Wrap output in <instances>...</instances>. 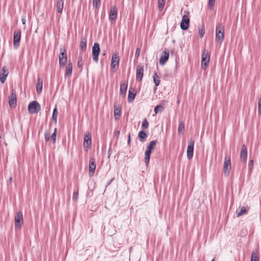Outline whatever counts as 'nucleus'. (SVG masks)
<instances>
[{"instance_id":"1","label":"nucleus","mask_w":261,"mask_h":261,"mask_svg":"<svg viewBox=\"0 0 261 261\" xmlns=\"http://www.w3.org/2000/svg\"><path fill=\"white\" fill-rule=\"evenodd\" d=\"M157 140H153L149 142V144L146 147V150L145 152L144 162L147 165L150 161V154L155 149Z\"/></svg>"},{"instance_id":"26","label":"nucleus","mask_w":261,"mask_h":261,"mask_svg":"<svg viewBox=\"0 0 261 261\" xmlns=\"http://www.w3.org/2000/svg\"><path fill=\"white\" fill-rule=\"evenodd\" d=\"M42 80L40 77H38L37 79V84L36 86V91L38 94H40L42 90Z\"/></svg>"},{"instance_id":"27","label":"nucleus","mask_w":261,"mask_h":261,"mask_svg":"<svg viewBox=\"0 0 261 261\" xmlns=\"http://www.w3.org/2000/svg\"><path fill=\"white\" fill-rule=\"evenodd\" d=\"M138 137L139 139V140L141 142H144L145 140L147 137V134L145 132L144 130H141L139 132L138 134Z\"/></svg>"},{"instance_id":"43","label":"nucleus","mask_w":261,"mask_h":261,"mask_svg":"<svg viewBox=\"0 0 261 261\" xmlns=\"http://www.w3.org/2000/svg\"><path fill=\"white\" fill-rule=\"evenodd\" d=\"M258 114L259 115H261V94H260V98L258 100Z\"/></svg>"},{"instance_id":"16","label":"nucleus","mask_w":261,"mask_h":261,"mask_svg":"<svg viewBox=\"0 0 261 261\" xmlns=\"http://www.w3.org/2000/svg\"><path fill=\"white\" fill-rule=\"evenodd\" d=\"M144 67L143 66L139 65L137 66L136 71V80L141 82L143 76Z\"/></svg>"},{"instance_id":"47","label":"nucleus","mask_w":261,"mask_h":261,"mask_svg":"<svg viewBox=\"0 0 261 261\" xmlns=\"http://www.w3.org/2000/svg\"><path fill=\"white\" fill-rule=\"evenodd\" d=\"M120 134V131L119 130H115L114 132V135L117 138H118Z\"/></svg>"},{"instance_id":"24","label":"nucleus","mask_w":261,"mask_h":261,"mask_svg":"<svg viewBox=\"0 0 261 261\" xmlns=\"http://www.w3.org/2000/svg\"><path fill=\"white\" fill-rule=\"evenodd\" d=\"M72 72V65L71 62H69L66 67L65 76L70 77Z\"/></svg>"},{"instance_id":"34","label":"nucleus","mask_w":261,"mask_h":261,"mask_svg":"<svg viewBox=\"0 0 261 261\" xmlns=\"http://www.w3.org/2000/svg\"><path fill=\"white\" fill-rule=\"evenodd\" d=\"M58 114V112L57 107H55L53 110V115H52V119L56 123H57V121Z\"/></svg>"},{"instance_id":"19","label":"nucleus","mask_w":261,"mask_h":261,"mask_svg":"<svg viewBox=\"0 0 261 261\" xmlns=\"http://www.w3.org/2000/svg\"><path fill=\"white\" fill-rule=\"evenodd\" d=\"M2 71V72L0 74V81L2 83H4L8 75L9 71L6 66H3Z\"/></svg>"},{"instance_id":"8","label":"nucleus","mask_w":261,"mask_h":261,"mask_svg":"<svg viewBox=\"0 0 261 261\" xmlns=\"http://www.w3.org/2000/svg\"><path fill=\"white\" fill-rule=\"evenodd\" d=\"M224 174L225 176H228L229 174V171L231 169V161L230 157L229 156H225L224 165Z\"/></svg>"},{"instance_id":"45","label":"nucleus","mask_w":261,"mask_h":261,"mask_svg":"<svg viewBox=\"0 0 261 261\" xmlns=\"http://www.w3.org/2000/svg\"><path fill=\"white\" fill-rule=\"evenodd\" d=\"M83 66V63H82V58L81 57H79V59L77 62V66L79 68H81Z\"/></svg>"},{"instance_id":"10","label":"nucleus","mask_w":261,"mask_h":261,"mask_svg":"<svg viewBox=\"0 0 261 261\" xmlns=\"http://www.w3.org/2000/svg\"><path fill=\"white\" fill-rule=\"evenodd\" d=\"M187 14H185L182 17V20L180 23V28L184 30H187L189 27L190 19L189 18L188 12H186Z\"/></svg>"},{"instance_id":"28","label":"nucleus","mask_w":261,"mask_h":261,"mask_svg":"<svg viewBox=\"0 0 261 261\" xmlns=\"http://www.w3.org/2000/svg\"><path fill=\"white\" fill-rule=\"evenodd\" d=\"M121 113V110L119 108H116V106L114 107V115L115 119L117 120L119 119Z\"/></svg>"},{"instance_id":"48","label":"nucleus","mask_w":261,"mask_h":261,"mask_svg":"<svg viewBox=\"0 0 261 261\" xmlns=\"http://www.w3.org/2000/svg\"><path fill=\"white\" fill-rule=\"evenodd\" d=\"M114 179V178H112L111 179H110L107 183V186H106V187H108L111 183L113 181V180Z\"/></svg>"},{"instance_id":"44","label":"nucleus","mask_w":261,"mask_h":261,"mask_svg":"<svg viewBox=\"0 0 261 261\" xmlns=\"http://www.w3.org/2000/svg\"><path fill=\"white\" fill-rule=\"evenodd\" d=\"M253 161L251 160L249 162V164H248L249 170L251 171L253 168Z\"/></svg>"},{"instance_id":"40","label":"nucleus","mask_w":261,"mask_h":261,"mask_svg":"<svg viewBox=\"0 0 261 261\" xmlns=\"http://www.w3.org/2000/svg\"><path fill=\"white\" fill-rule=\"evenodd\" d=\"M215 0H208V8L212 10L215 6Z\"/></svg>"},{"instance_id":"53","label":"nucleus","mask_w":261,"mask_h":261,"mask_svg":"<svg viewBox=\"0 0 261 261\" xmlns=\"http://www.w3.org/2000/svg\"><path fill=\"white\" fill-rule=\"evenodd\" d=\"M105 55H106V53H105V52H104V53H103V56H105Z\"/></svg>"},{"instance_id":"14","label":"nucleus","mask_w":261,"mask_h":261,"mask_svg":"<svg viewBox=\"0 0 261 261\" xmlns=\"http://www.w3.org/2000/svg\"><path fill=\"white\" fill-rule=\"evenodd\" d=\"M9 103L11 108H15L17 104L16 94L14 90L11 91V95L9 97Z\"/></svg>"},{"instance_id":"25","label":"nucleus","mask_w":261,"mask_h":261,"mask_svg":"<svg viewBox=\"0 0 261 261\" xmlns=\"http://www.w3.org/2000/svg\"><path fill=\"white\" fill-rule=\"evenodd\" d=\"M80 48L82 51L84 52L87 48V39L86 37H82L80 42Z\"/></svg>"},{"instance_id":"39","label":"nucleus","mask_w":261,"mask_h":261,"mask_svg":"<svg viewBox=\"0 0 261 261\" xmlns=\"http://www.w3.org/2000/svg\"><path fill=\"white\" fill-rule=\"evenodd\" d=\"M78 196H79V190L77 189L76 190H75L73 196H72V199L74 201H76L78 199Z\"/></svg>"},{"instance_id":"15","label":"nucleus","mask_w":261,"mask_h":261,"mask_svg":"<svg viewBox=\"0 0 261 261\" xmlns=\"http://www.w3.org/2000/svg\"><path fill=\"white\" fill-rule=\"evenodd\" d=\"M89 174L90 176H92L95 172L96 168L95 160L93 158H91L89 160Z\"/></svg>"},{"instance_id":"51","label":"nucleus","mask_w":261,"mask_h":261,"mask_svg":"<svg viewBox=\"0 0 261 261\" xmlns=\"http://www.w3.org/2000/svg\"><path fill=\"white\" fill-rule=\"evenodd\" d=\"M9 182L11 184L12 182V177H10L9 178V180H8Z\"/></svg>"},{"instance_id":"29","label":"nucleus","mask_w":261,"mask_h":261,"mask_svg":"<svg viewBox=\"0 0 261 261\" xmlns=\"http://www.w3.org/2000/svg\"><path fill=\"white\" fill-rule=\"evenodd\" d=\"M64 0H58L57 3V9L59 13H61L63 10Z\"/></svg>"},{"instance_id":"18","label":"nucleus","mask_w":261,"mask_h":261,"mask_svg":"<svg viewBox=\"0 0 261 261\" xmlns=\"http://www.w3.org/2000/svg\"><path fill=\"white\" fill-rule=\"evenodd\" d=\"M247 158V149L245 145L242 146L241 151L240 153V159L242 162H246Z\"/></svg>"},{"instance_id":"31","label":"nucleus","mask_w":261,"mask_h":261,"mask_svg":"<svg viewBox=\"0 0 261 261\" xmlns=\"http://www.w3.org/2000/svg\"><path fill=\"white\" fill-rule=\"evenodd\" d=\"M153 82L156 87L158 86L160 84V77L158 75L157 72H154L153 75Z\"/></svg>"},{"instance_id":"2","label":"nucleus","mask_w":261,"mask_h":261,"mask_svg":"<svg viewBox=\"0 0 261 261\" xmlns=\"http://www.w3.org/2000/svg\"><path fill=\"white\" fill-rule=\"evenodd\" d=\"M224 27L222 23L217 24L216 28V41L222 42L224 39Z\"/></svg>"},{"instance_id":"11","label":"nucleus","mask_w":261,"mask_h":261,"mask_svg":"<svg viewBox=\"0 0 261 261\" xmlns=\"http://www.w3.org/2000/svg\"><path fill=\"white\" fill-rule=\"evenodd\" d=\"M92 145L91 135L89 132H86L84 136L83 146L84 148H87L86 150L87 151Z\"/></svg>"},{"instance_id":"42","label":"nucleus","mask_w":261,"mask_h":261,"mask_svg":"<svg viewBox=\"0 0 261 261\" xmlns=\"http://www.w3.org/2000/svg\"><path fill=\"white\" fill-rule=\"evenodd\" d=\"M100 4V0H93V5L97 8H98Z\"/></svg>"},{"instance_id":"37","label":"nucleus","mask_w":261,"mask_h":261,"mask_svg":"<svg viewBox=\"0 0 261 261\" xmlns=\"http://www.w3.org/2000/svg\"><path fill=\"white\" fill-rule=\"evenodd\" d=\"M57 130V128H55L54 129V131L53 133L52 134V135L50 137L51 140L53 141V142L54 143H55L56 140Z\"/></svg>"},{"instance_id":"46","label":"nucleus","mask_w":261,"mask_h":261,"mask_svg":"<svg viewBox=\"0 0 261 261\" xmlns=\"http://www.w3.org/2000/svg\"><path fill=\"white\" fill-rule=\"evenodd\" d=\"M140 49L139 48H137V49L136 50V53H135V56L136 57H138L140 56Z\"/></svg>"},{"instance_id":"38","label":"nucleus","mask_w":261,"mask_h":261,"mask_svg":"<svg viewBox=\"0 0 261 261\" xmlns=\"http://www.w3.org/2000/svg\"><path fill=\"white\" fill-rule=\"evenodd\" d=\"M148 126H149V123H148L146 118H145L143 120L141 127L143 129H144L147 128L148 127Z\"/></svg>"},{"instance_id":"54","label":"nucleus","mask_w":261,"mask_h":261,"mask_svg":"<svg viewBox=\"0 0 261 261\" xmlns=\"http://www.w3.org/2000/svg\"><path fill=\"white\" fill-rule=\"evenodd\" d=\"M211 261H215V259H213Z\"/></svg>"},{"instance_id":"7","label":"nucleus","mask_w":261,"mask_h":261,"mask_svg":"<svg viewBox=\"0 0 261 261\" xmlns=\"http://www.w3.org/2000/svg\"><path fill=\"white\" fill-rule=\"evenodd\" d=\"M21 34V30L19 29L15 30L14 32L13 46L15 48H17L20 45Z\"/></svg>"},{"instance_id":"17","label":"nucleus","mask_w":261,"mask_h":261,"mask_svg":"<svg viewBox=\"0 0 261 261\" xmlns=\"http://www.w3.org/2000/svg\"><path fill=\"white\" fill-rule=\"evenodd\" d=\"M109 17L110 20H115L117 19V10L116 6H114L110 8Z\"/></svg>"},{"instance_id":"36","label":"nucleus","mask_w":261,"mask_h":261,"mask_svg":"<svg viewBox=\"0 0 261 261\" xmlns=\"http://www.w3.org/2000/svg\"><path fill=\"white\" fill-rule=\"evenodd\" d=\"M198 32L200 37L202 38L205 33L204 27L203 25L201 26V27H198Z\"/></svg>"},{"instance_id":"49","label":"nucleus","mask_w":261,"mask_h":261,"mask_svg":"<svg viewBox=\"0 0 261 261\" xmlns=\"http://www.w3.org/2000/svg\"><path fill=\"white\" fill-rule=\"evenodd\" d=\"M111 154V148L110 147L108 150V158H110Z\"/></svg>"},{"instance_id":"50","label":"nucleus","mask_w":261,"mask_h":261,"mask_svg":"<svg viewBox=\"0 0 261 261\" xmlns=\"http://www.w3.org/2000/svg\"><path fill=\"white\" fill-rule=\"evenodd\" d=\"M130 133L129 134L128 140H127V143L128 145L130 144Z\"/></svg>"},{"instance_id":"12","label":"nucleus","mask_w":261,"mask_h":261,"mask_svg":"<svg viewBox=\"0 0 261 261\" xmlns=\"http://www.w3.org/2000/svg\"><path fill=\"white\" fill-rule=\"evenodd\" d=\"M100 49L99 44L98 43H95L92 47V57L93 60L96 63L98 61V56Z\"/></svg>"},{"instance_id":"21","label":"nucleus","mask_w":261,"mask_h":261,"mask_svg":"<svg viewBox=\"0 0 261 261\" xmlns=\"http://www.w3.org/2000/svg\"><path fill=\"white\" fill-rule=\"evenodd\" d=\"M169 52L167 50H164L163 51V55L161 57L160 59V64L161 65H164L169 59Z\"/></svg>"},{"instance_id":"6","label":"nucleus","mask_w":261,"mask_h":261,"mask_svg":"<svg viewBox=\"0 0 261 261\" xmlns=\"http://www.w3.org/2000/svg\"><path fill=\"white\" fill-rule=\"evenodd\" d=\"M119 57L117 52H115L112 56L111 67V69H114L113 72H115L119 67Z\"/></svg>"},{"instance_id":"5","label":"nucleus","mask_w":261,"mask_h":261,"mask_svg":"<svg viewBox=\"0 0 261 261\" xmlns=\"http://www.w3.org/2000/svg\"><path fill=\"white\" fill-rule=\"evenodd\" d=\"M61 53L59 55V65L61 68H63L65 66L67 63V54L66 49L64 47L60 48Z\"/></svg>"},{"instance_id":"13","label":"nucleus","mask_w":261,"mask_h":261,"mask_svg":"<svg viewBox=\"0 0 261 261\" xmlns=\"http://www.w3.org/2000/svg\"><path fill=\"white\" fill-rule=\"evenodd\" d=\"M194 145V141L193 139H191L189 142L187 151V158L189 160H191L193 158Z\"/></svg>"},{"instance_id":"41","label":"nucleus","mask_w":261,"mask_h":261,"mask_svg":"<svg viewBox=\"0 0 261 261\" xmlns=\"http://www.w3.org/2000/svg\"><path fill=\"white\" fill-rule=\"evenodd\" d=\"M45 140L46 142H48L50 139V132L49 131L46 130L44 134Z\"/></svg>"},{"instance_id":"30","label":"nucleus","mask_w":261,"mask_h":261,"mask_svg":"<svg viewBox=\"0 0 261 261\" xmlns=\"http://www.w3.org/2000/svg\"><path fill=\"white\" fill-rule=\"evenodd\" d=\"M259 253L257 251H253L251 254V261H259Z\"/></svg>"},{"instance_id":"23","label":"nucleus","mask_w":261,"mask_h":261,"mask_svg":"<svg viewBox=\"0 0 261 261\" xmlns=\"http://www.w3.org/2000/svg\"><path fill=\"white\" fill-rule=\"evenodd\" d=\"M127 88V84L126 83H121L120 85V95L123 97H125L126 94Z\"/></svg>"},{"instance_id":"9","label":"nucleus","mask_w":261,"mask_h":261,"mask_svg":"<svg viewBox=\"0 0 261 261\" xmlns=\"http://www.w3.org/2000/svg\"><path fill=\"white\" fill-rule=\"evenodd\" d=\"M23 223V214L21 212L16 213L15 216V227L16 229H19Z\"/></svg>"},{"instance_id":"52","label":"nucleus","mask_w":261,"mask_h":261,"mask_svg":"<svg viewBox=\"0 0 261 261\" xmlns=\"http://www.w3.org/2000/svg\"><path fill=\"white\" fill-rule=\"evenodd\" d=\"M22 22L23 24H25V20L23 18L22 19Z\"/></svg>"},{"instance_id":"35","label":"nucleus","mask_w":261,"mask_h":261,"mask_svg":"<svg viewBox=\"0 0 261 261\" xmlns=\"http://www.w3.org/2000/svg\"><path fill=\"white\" fill-rule=\"evenodd\" d=\"M165 0H158V8L160 11H162L165 6Z\"/></svg>"},{"instance_id":"22","label":"nucleus","mask_w":261,"mask_h":261,"mask_svg":"<svg viewBox=\"0 0 261 261\" xmlns=\"http://www.w3.org/2000/svg\"><path fill=\"white\" fill-rule=\"evenodd\" d=\"M249 208H246L245 206H240L239 210L237 211V216L240 217L244 214H247Z\"/></svg>"},{"instance_id":"20","label":"nucleus","mask_w":261,"mask_h":261,"mask_svg":"<svg viewBox=\"0 0 261 261\" xmlns=\"http://www.w3.org/2000/svg\"><path fill=\"white\" fill-rule=\"evenodd\" d=\"M136 96V90L135 88L130 87L128 91L127 100L129 103L132 102Z\"/></svg>"},{"instance_id":"4","label":"nucleus","mask_w":261,"mask_h":261,"mask_svg":"<svg viewBox=\"0 0 261 261\" xmlns=\"http://www.w3.org/2000/svg\"><path fill=\"white\" fill-rule=\"evenodd\" d=\"M28 112L30 114H37L40 110L41 107L37 101H33L28 105Z\"/></svg>"},{"instance_id":"3","label":"nucleus","mask_w":261,"mask_h":261,"mask_svg":"<svg viewBox=\"0 0 261 261\" xmlns=\"http://www.w3.org/2000/svg\"><path fill=\"white\" fill-rule=\"evenodd\" d=\"M210 60V54L208 50L204 49L202 54L201 67L205 69L208 66Z\"/></svg>"},{"instance_id":"33","label":"nucleus","mask_w":261,"mask_h":261,"mask_svg":"<svg viewBox=\"0 0 261 261\" xmlns=\"http://www.w3.org/2000/svg\"><path fill=\"white\" fill-rule=\"evenodd\" d=\"M165 109L164 106L162 105H159L155 107L154 109V112L156 114L159 112H162Z\"/></svg>"},{"instance_id":"32","label":"nucleus","mask_w":261,"mask_h":261,"mask_svg":"<svg viewBox=\"0 0 261 261\" xmlns=\"http://www.w3.org/2000/svg\"><path fill=\"white\" fill-rule=\"evenodd\" d=\"M185 130V123L183 121H181L178 127V134L179 135L183 134Z\"/></svg>"}]
</instances>
